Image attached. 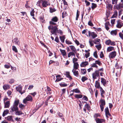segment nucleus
<instances>
[{"instance_id": "f257e3e1", "label": "nucleus", "mask_w": 123, "mask_h": 123, "mask_svg": "<svg viewBox=\"0 0 123 123\" xmlns=\"http://www.w3.org/2000/svg\"><path fill=\"white\" fill-rule=\"evenodd\" d=\"M48 28L50 31H51L50 32L52 34L56 35L58 29L56 26L50 25L48 26Z\"/></svg>"}, {"instance_id": "f03ea898", "label": "nucleus", "mask_w": 123, "mask_h": 123, "mask_svg": "<svg viewBox=\"0 0 123 123\" xmlns=\"http://www.w3.org/2000/svg\"><path fill=\"white\" fill-rule=\"evenodd\" d=\"M19 101L18 100H15L12 106L11 107V110L13 111L16 112L18 110V106Z\"/></svg>"}, {"instance_id": "7ed1b4c3", "label": "nucleus", "mask_w": 123, "mask_h": 123, "mask_svg": "<svg viewBox=\"0 0 123 123\" xmlns=\"http://www.w3.org/2000/svg\"><path fill=\"white\" fill-rule=\"evenodd\" d=\"M100 73V72H99V71L96 70L92 74V77L93 81L95 79H96L98 77H99Z\"/></svg>"}, {"instance_id": "20e7f679", "label": "nucleus", "mask_w": 123, "mask_h": 123, "mask_svg": "<svg viewBox=\"0 0 123 123\" xmlns=\"http://www.w3.org/2000/svg\"><path fill=\"white\" fill-rule=\"evenodd\" d=\"M51 21H49V24L50 25H55L56 24V23L55 22H57L58 20V18L55 16L53 17L52 18Z\"/></svg>"}, {"instance_id": "39448f33", "label": "nucleus", "mask_w": 123, "mask_h": 123, "mask_svg": "<svg viewBox=\"0 0 123 123\" xmlns=\"http://www.w3.org/2000/svg\"><path fill=\"white\" fill-rule=\"evenodd\" d=\"M105 43L106 45H109L115 46L116 44V43L114 41H111L110 39L106 40L105 42Z\"/></svg>"}, {"instance_id": "423d86ee", "label": "nucleus", "mask_w": 123, "mask_h": 123, "mask_svg": "<svg viewBox=\"0 0 123 123\" xmlns=\"http://www.w3.org/2000/svg\"><path fill=\"white\" fill-rule=\"evenodd\" d=\"M32 97L30 95H28V96L23 100V103L24 104H26L27 101H32Z\"/></svg>"}, {"instance_id": "0eeeda50", "label": "nucleus", "mask_w": 123, "mask_h": 123, "mask_svg": "<svg viewBox=\"0 0 123 123\" xmlns=\"http://www.w3.org/2000/svg\"><path fill=\"white\" fill-rule=\"evenodd\" d=\"M50 4L47 1L42 0V5L43 7H45L48 6H50Z\"/></svg>"}, {"instance_id": "6e6552de", "label": "nucleus", "mask_w": 123, "mask_h": 123, "mask_svg": "<svg viewBox=\"0 0 123 123\" xmlns=\"http://www.w3.org/2000/svg\"><path fill=\"white\" fill-rule=\"evenodd\" d=\"M22 86L20 85H19L18 86H17L16 87V90L18 92H19L21 93L22 94L23 93L25 92H22Z\"/></svg>"}, {"instance_id": "1a4fd4ad", "label": "nucleus", "mask_w": 123, "mask_h": 123, "mask_svg": "<svg viewBox=\"0 0 123 123\" xmlns=\"http://www.w3.org/2000/svg\"><path fill=\"white\" fill-rule=\"evenodd\" d=\"M117 55L116 51H113L111 52L109 55V57L110 58H113L115 57Z\"/></svg>"}, {"instance_id": "9d476101", "label": "nucleus", "mask_w": 123, "mask_h": 123, "mask_svg": "<svg viewBox=\"0 0 123 123\" xmlns=\"http://www.w3.org/2000/svg\"><path fill=\"white\" fill-rule=\"evenodd\" d=\"M116 27L118 28H121L123 26V23L122 22L121 20H119L117 21Z\"/></svg>"}, {"instance_id": "9b49d317", "label": "nucleus", "mask_w": 123, "mask_h": 123, "mask_svg": "<svg viewBox=\"0 0 123 123\" xmlns=\"http://www.w3.org/2000/svg\"><path fill=\"white\" fill-rule=\"evenodd\" d=\"M89 36H91L93 39L95 38L97 36L96 33L93 32H90V31H89Z\"/></svg>"}, {"instance_id": "f8f14e48", "label": "nucleus", "mask_w": 123, "mask_h": 123, "mask_svg": "<svg viewBox=\"0 0 123 123\" xmlns=\"http://www.w3.org/2000/svg\"><path fill=\"white\" fill-rule=\"evenodd\" d=\"M100 89L101 96L103 98H105V96L104 95V94L105 93V91L102 87H100Z\"/></svg>"}, {"instance_id": "ddd939ff", "label": "nucleus", "mask_w": 123, "mask_h": 123, "mask_svg": "<svg viewBox=\"0 0 123 123\" xmlns=\"http://www.w3.org/2000/svg\"><path fill=\"white\" fill-rule=\"evenodd\" d=\"M101 82L104 86H106L107 82L106 80L105 79L103 78H101Z\"/></svg>"}, {"instance_id": "4468645a", "label": "nucleus", "mask_w": 123, "mask_h": 123, "mask_svg": "<svg viewBox=\"0 0 123 123\" xmlns=\"http://www.w3.org/2000/svg\"><path fill=\"white\" fill-rule=\"evenodd\" d=\"M72 72L73 73L74 75L76 77H78L79 76V73L78 71H76V69H73L72 70Z\"/></svg>"}, {"instance_id": "2eb2a0df", "label": "nucleus", "mask_w": 123, "mask_h": 123, "mask_svg": "<svg viewBox=\"0 0 123 123\" xmlns=\"http://www.w3.org/2000/svg\"><path fill=\"white\" fill-rule=\"evenodd\" d=\"M105 112L106 116L107 117L108 116H111V115L110 113L108 108V107H107L105 109Z\"/></svg>"}, {"instance_id": "dca6fc26", "label": "nucleus", "mask_w": 123, "mask_h": 123, "mask_svg": "<svg viewBox=\"0 0 123 123\" xmlns=\"http://www.w3.org/2000/svg\"><path fill=\"white\" fill-rule=\"evenodd\" d=\"M5 104V108H9L10 105V101H8L6 102H4Z\"/></svg>"}, {"instance_id": "f3484780", "label": "nucleus", "mask_w": 123, "mask_h": 123, "mask_svg": "<svg viewBox=\"0 0 123 123\" xmlns=\"http://www.w3.org/2000/svg\"><path fill=\"white\" fill-rule=\"evenodd\" d=\"M95 87L96 88H100V87H101L100 86L99 82L97 81H96L95 82Z\"/></svg>"}, {"instance_id": "a211bd4d", "label": "nucleus", "mask_w": 123, "mask_h": 123, "mask_svg": "<svg viewBox=\"0 0 123 123\" xmlns=\"http://www.w3.org/2000/svg\"><path fill=\"white\" fill-rule=\"evenodd\" d=\"M93 42L95 44H99L100 43V40L99 39L96 38L93 40Z\"/></svg>"}, {"instance_id": "6ab92c4d", "label": "nucleus", "mask_w": 123, "mask_h": 123, "mask_svg": "<svg viewBox=\"0 0 123 123\" xmlns=\"http://www.w3.org/2000/svg\"><path fill=\"white\" fill-rule=\"evenodd\" d=\"M12 41L13 43H14L15 44L19 45V42L18 38H14L13 40Z\"/></svg>"}, {"instance_id": "aec40b11", "label": "nucleus", "mask_w": 123, "mask_h": 123, "mask_svg": "<svg viewBox=\"0 0 123 123\" xmlns=\"http://www.w3.org/2000/svg\"><path fill=\"white\" fill-rule=\"evenodd\" d=\"M69 47L71 49L72 51L74 52L75 53L76 52V49L75 48V47L74 46L70 45L69 46Z\"/></svg>"}, {"instance_id": "412c9836", "label": "nucleus", "mask_w": 123, "mask_h": 123, "mask_svg": "<svg viewBox=\"0 0 123 123\" xmlns=\"http://www.w3.org/2000/svg\"><path fill=\"white\" fill-rule=\"evenodd\" d=\"M88 64V62H82L80 64L81 67H84Z\"/></svg>"}, {"instance_id": "4be33fe9", "label": "nucleus", "mask_w": 123, "mask_h": 123, "mask_svg": "<svg viewBox=\"0 0 123 123\" xmlns=\"http://www.w3.org/2000/svg\"><path fill=\"white\" fill-rule=\"evenodd\" d=\"M123 5L120 4L117 5L116 6H114V7H115L116 9L117 10H119L121 8L123 7Z\"/></svg>"}, {"instance_id": "5701e85b", "label": "nucleus", "mask_w": 123, "mask_h": 123, "mask_svg": "<svg viewBox=\"0 0 123 123\" xmlns=\"http://www.w3.org/2000/svg\"><path fill=\"white\" fill-rule=\"evenodd\" d=\"M97 123H102L103 122H105V120L103 119H99L97 118L96 120Z\"/></svg>"}, {"instance_id": "b1692460", "label": "nucleus", "mask_w": 123, "mask_h": 123, "mask_svg": "<svg viewBox=\"0 0 123 123\" xmlns=\"http://www.w3.org/2000/svg\"><path fill=\"white\" fill-rule=\"evenodd\" d=\"M73 69H78L79 65L77 62L74 63Z\"/></svg>"}, {"instance_id": "393cba45", "label": "nucleus", "mask_w": 123, "mask_h": 123, "mask_svg": "<svg viewBox=\"0 0 123 123\" xmlns=\"http://www.w3.org/2000/svg\"><path fill=\"white\" fill-rule=\"evenodd\" d=\"M51 90L50 88L48 86H47V89L45 90V91L47 92V93L49 94V95L51 94V93L50 92Z\"/></svg>"}, {"instance_id": "a878e982", "label": "nucleus", "mask_w": 123, "mask_h": 123, "mask_svg": "<svg viewBox=\"0 0 123 123\" xmlns=\"http://www.w3.org/2000/svg\"><path fill=\"white\" fill-rule=\"evenodd\" d=\"M112 7V5L111 4L108 3L106 5V7L109 10H111Z\"/></svg>"}, {"instance_id": "bb28decb", "label": "nucleus", "mask_w": 123, "mask_h": 123, "mask_svg": "<svg viewBox=\"0 0 123 123\" xmlns=\"http://www.w3.org/2000/svg\"><path fill=\"white\" fill-rule=\"evenodd\" d=\"M13 117L12 116H9L6 117V119L9 121H11L12 122H13L14 120L13 119Z\"/></svg>"}, {"instance_id": "cd10ccee", "label": "nucleus", "mask_w": 123, "mask_h": 123, "mask_svg": "<svg viewBox=\"0 0 123 123\" xmlns=\"http://www.w3.org/2000/svg\"><path fill=\"white\" fill-rule=\"evenodd\" d=\"M10 88V86L8 84H5L3 86V88L4 90H6L9 89Z\"/></svg>"}, {"instance_id": "c85d7f7f", "label": "nucleus", "mask_w": 123, "mask_h": 123, "mask_svg": "<svg viewBox=\"0 0 123 123\" xmlns=\"http://www.w3.org/2000/svg\"><path fill=\"white\" fill-rule=\"evenodd\" d=\"M60 51L61 53L62 54L63 56H64L66 55V52L65 50H62L60 49Z\"/></svg>"}, {"instance_id": "c756f323", "label": "nucleus", "mask_w": 123, "mask_h": 123, "mask_svg": "<svg viewBox=\"0 0 123 123\" xmlns=\"http://www.w3.org/2000/svg\"><path fill=\"white\" fill-rule=\"evenodd\" d=\"M73 92L74 93L75 92L76 93H79L80 92V91L78 88L73 89L72 90H71L70 91V92Z\"/></svg>"}, {"instance_id": "7c9ffc66", "label": "nucleus", "mask_w": 123, "mask_h": 123, "mask_svg": "<svg viewBox=\"0 0 123 123\" xmlns=\"http://www.w3.org/2000/svg\"><path fill=\"white\" fill-rule=\"evenodd\" d=\"M74 53V52L73 51L69 52L68 54V57L69 58L71 56H75V54Z\"/></svg>"}, {"instance_id": "2f4dec72", "label": "nucleus", "mask_w": 123, "mask_h": 123, "mask_svg": "<svg viewBox=\"0 0 123 123\" xmlns=\"http://www.w3.org/2000/svg\"><path fill=\"white\" fill-rule=\"evenodd\" d=\"M100 105H104L105 104V101L104 100L102 99H101L100 100Z\"/></svg>"}, {"instance_id": "473e14b6", "label": "nucleus", "mask_w": 123, "mask_h": 123, "mask_svg": "<svg viewBox=\"0 0 123 123\" xmlns=\"http://www.w3.org/2000/svg\"><path fill=\"white\" fill-rule=\"evenodd\" d=\"M114 47L112 46H110L107 48V51L109 52L114 50Z\"/></svg>"}, {"instance_id": "72a5a7b5", "label": "nucleus", "mask_w": 123, "mask_h": 123, "mask_svg": "<svg viewBox=\"0 0 123 123\" xmlns=\"http://www.w3.org/2000/svg\"><path fill=\"white\" fill-rule=\"evenodd\" d=\"M9 111L7 109L6 110L4 111L2 115L3 117H4L6 115H7L9 113Z\"/></svg>"}, {"instance_id": "f704fd0d", "label": "nucleus", "mask_w": 123, "mask_h": 123, "mask_svg": "<svg viewBox=\"0 0 123 123\" xmlns=\"http://www.w3.org/2000/svg\"><path fill=\"white\" fill-rule=\"evenodd\" d=\"M66 77L68 78L70 80L72 79V78L71 76L70 75L69 72H66Z\"/></svg>"}, {"instance_id": "c9c22d12", "label": "nucleus", "mask_w": 123, "mask_h": 123, "mask_svg": "<svg viewBox=\"0 0 123 123\" xmlns=\"http://www.w3.org/2000/svg\"><path fill=\"white\" fill-rule=\"evenodd\" d=\"M117 31L116 30H115L111 31V34L113 35H116Z\"/></svg>"}, {"instance_id": "e433bc0d", "label": "nucleus", "mask_w": 123, "mask_h": 123, "mask_svg": "<svg viewBox=\"0 0 123 123\" xmlns=\"http://www.w3.org/2000/svg\"><path fill=\"white\" fill-rule=\"evenodd\" d=\"M60 38L62 42V43H64V40L65 39V36H60Z\"/></svg>"}, {"instance_id": "4c0bfd02", "label": "nucleus", "mask_w": 123, "mask_h": 123, "mask_svg": "<svg viewBox=\"0 0 123 123\" xmlns=\"http://www.w3.org/2000/svg\"><path fill=\"white\" fill-rule=\"evenodd\" d=\"M118 12L117 11H116L114 12V14L111 17L112 18H116L117 16Z\"/></svg>"}, {"instance_id": "58836bf2", "label": "nucleus", "mask_w": 123, "mask_h": 123, "mask_svg": "<svg viewBox=\"0 0 123 123\" xmlns=\"http://www.w3.org/2000/svg\"><path fill=\"white\" fill-rule=\"evenodd\" d=\"M74 97L77 98H82V96L81 94H75L74 95Z\"/></svg>"}, {"instance_id": "ea45409f", "label": "nucleus", "mask_w": 123, "mask_h": 123, "mask_svg": "<svg viewBox=\"0 0 123 123\" xmlns=\"http://www.w3.org/2000/svg\"><path fill=\"white\" fill-rule=\"evenodd\" d=\"M34 12L35 11L34 10V9H33L30 12L31 15L32 17L34 19H35V18L34 17Z\"/></svg>"}, {"instance_id": "a19ab883", "label": "nucleus", "mask_w": 123, "mask_h": 123, "mask_svg": "<svg viewBox=\"0 0 123 123\" xmlns=\"http://www.w3.org/2000/svg\"><path fill=\"white\" fill-rule=\"evenodd\" d=\"M85 107L86 108L87 110H90V107L89 104L86 103L85 106Z\"/></svg>"}, {"instance_id": "79ce46f5", "label": "nucleus", "mask_w": 123, "mask_h": 123, "mask_svg": "<svg viewBox=\"0 0 123 123\" xmlns=\"http://www.w3.org/2000/svg\"><path fill=\"white\" fill-rule=\"evenodd\" d=\"M109 25V23H106L105 24V26L106 29L108 31L109 29V28L108 27V25Z\"/></svg>"}, {"instance_id": "37998d69", "label": "nucleus", "mask_w": 123, "mask_h": 123, "mask_svg": "<svg viewBox=\"0 0 123 123\" xmlns=\"http://www.w3.org/2000/svg\"><path fill=\"white\" fill-rule=\"evenodd\" d=\"M81 72L82 74H85L86 73V69H81Z\"/></svg>"}, {"instance_id": "c03bdc74", "label": "nucleus", "mask_w": 123, "mask_h": 123, "mask_svg": "<svg viewBox=\"0 0 123 123\" xmlns=\"http://www.w3.org/2000/svg\"><path fill=\"white\" fill-rule=\"evenodd\" d=\"M88 78L85 76H83L82 77L81 80L83 82H84L85 81L87 80Z\"/></svg>"}, {"instance_id": "a18cd8bd", "label": "nucleus", "mask_w": 123, "mask_h": 123, "mask_svg": "<svg viewBox=\"0 0 123 123\" xmlns=\"http://www.w3.org/2000/svg\"><path fill=\"white\" fill-rule=\"evenodd\" d=\"M92 6H91V8L93 9H94L95 8H96L97 7V5L95 4L92 3Z\"/></svg>"}, {"instance_id": "49530a36", "label": "nucleus", "mask_w": 123, "mask_h": 123, "mask_svg": "<svg viewBox=\"0 0 123 123\" xmlns=\"http://www.w3.org/2000/svg\"><path fill=\"white\" fill-rule=\"evenodd\" d=\"M96 47L97 49L98 50H100L101 48V44H99L95 46Z\"/></svg>"}, {"instance_id": "de8ad7c7", "label": "nucleus", "mask_w": 123, "mask_h": 123, "mask_svg": "<svg viewBox=\"0 0 123 123\" xmlns=\"http://www.w3.org/2000/svg\"><path fill=\"white\" fill-rule=\"evenodd\" d=\"M16 115H19L21 114H22V113L21 111H19L18 110H17L16 112Z\"/></svg>"}, {"instance_id": "09e8293b", "label": "nucleus", "mask_w": 123, "mask_h": 123, "mask_svg": "<svg viewBox=\"0 0 123 123\" xmlns=\"http://www.w3.org/2000/svg\"><path fill=\"white\" fill-rule=\"evenodd\" d=\"M93 55L96 58H98L97 51H96L94 52L93 54Z\"/></svg>"}, {"instance_id": "8fccbe9b", "label": "nucleus", "mask_w": 123, "mask_h": 123, "mask_svg": "<svg viewBox=\"0 0 123 123\" xmlns=\"http://www.w3.org/2000/svg\"><path fill=\"white\" fill-rule=\"evenodd\" d=\"M12 50L16 52H18L17 49L16 47L14 46H12Z\"/></svg>"}, {"instance_id": "3c124183", "label": "nucleus", "mask_w": 123, "mask_h": 123, "mask_svg": "<svg viewBox=\"0 0 123 123\" xmlns=\"http://www.w3.org/2000/svg\"><path fill=\"white\" fill-rule=\"evenodd\" d=\"M91 67H92L97 68L98 66L96 65V63H94L91 65Z\"/></svg>"}, {"instance_id": "603ef678", "label": "nucleus", "mask_w": 123, "mask_h": 123, "mask_svg": "<svg viewBox=\"0 0 123 123\" xmlns=\"http://www.w3.org/2000/svg\"><path fill=\"white\" fill-rule=\"evenodd\" d=\"M89 43L91 47H92L93 46L94 44L92 40H90L89 41Z\"/></svg>"}, {"instance_id": "864d4df0", "label": "nucleus", "mask_w": 123, "mask_h": 123, "mask_svg": "<svg viewBox=\"0 0 123 123\" xmlns=\"http://www.w3.org/2000/svg\"><path fill=\"white\" fill-rule=\"evenodd\" d=\"M95 63L96 64H98L99 66H100L101 64V63L99 60L95 61Z\"/></svg>"}, {"instance_id": "5fc2aeb1", "label": "nucleus", "mask_w": 123, "mask_h": 123, "mask_svg": "<svg viewBox=\"0 0 123 123\" xmlns=\"http://www.w3.org/2000/svg\"><path fill=\"white\" fill-rule=\"evenodd\" d=\"M112 3L113 5H116L117 4V0H111Z\"/></svg>"}, {"instance_id": "6e6d98bb", "label": "nucleus", "mask_w": 123, "mask_h": 123, "mask_svg": "<svg viewBox=\"0 0 123 123\" xmlns=\"http://www.w3.org/2000/svg\"><path fill=\"white\" fill-rule=\"evenodd\" d=\"M82 99L84 100H85L87 101L88 100V98L86 96L84 95L82 98Z\"/></svg>"}, {"instance_id": "4d7b16f0", "label": "nucleus", "mask_w": 123, "mask_h": 123, "mask_svg": "<svg viewBox=\"0 0 123 123\" xmlns=\"http://www.w3.org/2000/svg\"><path fill=\"white\" fill-rule=\"evenodd\" d=\"M42 0H39L37 2V6H40V3H42Z\"/></svg>"}, {"instance_id": "13d9d810", "label": "nucleus", "mask_w": 123, "mask_h": 123, "mask_svg": "<svg viewBox=\"0 0 123 123\" xmlns=\"http://www.w3.org/2000/svg\"><path fill=\"white\" fill-rule=\"evenodd\" d=\"M40 19L43 23H44L45 22V21L43 20V17H40Z\"/></svg>"}, {"instance_id": "bf43d9fd", "label": "nucleus", "mask_w": 123, "mask_h": 123, "mask_svg": "<svg viewBox=\"0 0 123 123\" xmlns=\"http://www.w3.org/2000/svg\"><path fill=\"white\" fill-rule=\"evenodd\" d=\"M58 115L60 117H62L63 116V115L62 113H60L59 112H58L57 113Z\"/></svg>"}, {"instance_id": "052dcab7", "label": "nucleus", "mask_w": 123, "mask_h": 123, "mask_svg": "<svg viewBox=\"0 0 123 123\" xmlns=\"http://www.w3.org/2000/svg\"><path fill=\"white\" fill-rule=\"evenodd\" d=\"M25 107V106L22 104H20L19 105V107L21 109H23Z\"/></svg>"}, {"instance_id": "680f3d73", "label": "nucleus", "mask_w": 123, "mask_h": 123, "mask_svg": "<svg viewBox=\"0 0 123 123\" xmlns=\"http://www.w3.org/2000/svg\"><path fill=\"white\" fill-rule=\"evenodd\" d=\"M58 33L61 34H62V32L61 30H58V29H57V31L56 33Z\"/></svg>"}, {"instance_id": "e2e57ef3", "label": "nucleus", "mask_w": 123, "mask_h": 123, "mask_svg": "<svg viewBox=\"0 0 123 123\" xmlns=\"http://www.w3.org/2000/svg\"><path fill=\"white\" fill-rule=\"evenodd\" d=\"M14 82V80L13 79H11L9 81V83L10 84L13 83Z\"/></svg>"}, {"instance_id": "0e129e2a", "label": "nucleus", "mask_w": 123, "mask_h": 123, "mask_svg": "<svg viewBox=\"0 0 123 123\" xmlns=\"http://www.w3.org/2000/svg\"><path fill=\"white\" fill-rule=\"evenodd\" d=\"M85 2L86 4V6H88L90 5V3L89 2L87 1V0H85Z\"/></svg>"}, {"instance_id": "69168bd1", "label": "nucleus", "mask_w": 123, "mask_h": 123, "mask_svg": "<svg viewBox=\"0 0 123 123\" xmlns=\"http://www.w3.org/2000/svg\"><path fill=\"white\" fill-rule=\"evenodd\" d=\"M60 85L61 86L65 87L67 85V84H65L64 83H61L60 84Z\"/></svg>"}, {"instance_id": "338daca9", "label": "nucleus", "mask_w": 123, "mask_h": 123, "mask_svg": "<svg viewBox=\"0 0 123 123\" xmlns=\"http://www.w3.org/2000/svg\"><path fill=\"white\" fill-rule=\"evenodd\" d=\"M55 41L57 43H59V39L57 36L56 37L55 40Z\"/></svg>"}, {"instance_id": "774afa93", "label": "nucleus", "mask_w": 123, "mask_h": 123, "mask_svg": "<svg viewBox=\"0 0 123 123\" xmlns=\"http://www.w3.org/2000/svg\"><path fill=\"white\" fill-rule=\"evenodd\" d=\"M119 35L121 38L123 40V34L121 32L120 33H119Z\"/></svg>"}]
</instances>
